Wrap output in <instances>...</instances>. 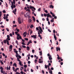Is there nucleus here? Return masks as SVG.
<instances>
[{
	"label": "nucleus",
	"mask_w": 74,
	"mask_h": 74,
	"mask_svg": "<svg viewBox=\"0 0 74 74\" xmlns=\"http://www.w3.org/2000/svg\"><path fill=\"white\" fill-rule=\"evenodd\" d=\"M11 8H12V10H13V9L14 8H15L16 7V6H15V5L14 4H15V0H13V2H11Z\"/></svg>",
	"instance_id": "f257e3e1"
},
{
	"label": "nucleus",
	"mask_w": 74,
	"mask_h": 74,
	"mask_svg": "<svg viewBox=\"0 0 74 74\" xmlns=\"http://www.w3.org/2000/svg\"><path fill=\"white\" fill-rule=\"evenodd\" d=\"M14 52L16 53V58H18V57L19 58H21V56L20 55H19V54L18 53V51H14Z\"/></svg>",
	"instance_id": "f03ea898"
},
{
	"label": "nucleus",
	"mask_w": 74,
	"mask_h": 74,
	"mask_svg": "<svg viewBox=\"0 0 74 74\" xmlns=\"http://www.w3.org/2000/svg\"><path fill=\"white\" fill-rule=\"evenodd\" d=\"M47 56L49 57V60H52V56L50 54H49V53L47 55Z\"/></svg>",
	"instance_id": "7ed1b4c3"
},
{
	"label": "nucleus",
	"mask_w": 74,
	"mask_h": 74,
	"mask_svg": "<svg viewBox=\"0 0 74 74\" xmlns=\"http://www.w3.org/2000/svg\"><path fill=\"white\" fill-rule=\"evenodd\" d=\"M18 22L19 24H21L22 22L21 21V18H18Z\"/></svg>",
	"instance_id": "20e7f679"
},
{
	"label": "nucleus",
	"mask_w": 74,
	"mask_h": 74,
	"mask_svg": "<svg viewBox=\"0 0 74 74\" xmlns=\"http://www.w3.org/2000/svg\"><path fill=\"white\" fill-rule=\"evenodd\" d=\"M47 18H49V17H50L51 18H52V16L49 14V13H48L47 15Z\"/></svg>",
	"instance_id": "39448f33"
},
{
	"label": "nucleus",
	"mask_w": 74,
	"mask_h": 74,
	"mask_svg": "<svg viewBox=\"0 0 74 74\" xmlns=\"http://www.w3.org/2000/svg\"><path fill=\"white\" fill-rule=\"evenodd\" d=\"M37 35H32L31 36V37L32 38H37Z\"/></svg>",
	"instance_id": "423d86ee"
},
{
	"label": "nucleus",
	"mask_w": 74,
	"mask_h": 74,
	"mask_svg": "<svg viewBox=\"0 0 74 74\" xmlns=\"http://www.w3.org/2000/svg\"><path fill=\"white\" fill-rule=\"evenodd\" d=\"M30 9H34V10H36V8H34V7L32 6L31 5H30Z\"/></svg>",
	"instance_id": "0eeeda50"
},
{
	"label": "nucleus",
	"mask_w": 74,
	"mask_h": 74,
	"mask_svg": "<svg viewBox=\"0 0 74 74\" xmlns=\"http://www.w3.org/2000/svg\"><path fill=\"white\" fill-rule=\"evenodd\" d=\"M27 34V32H25L24 33L23 35L25 37L26 36V35Z\"/></svg>",
	"instance_id": "6e6552de"
},
{
	"label": "nucleus",
	"mask_w": 74,
	"mask_h": 74,
	"mask_svg": "<svg viewBox=\"0 0 74 74\" xmlns=\"http://www.w3.org/2000/svg\"><path fill=\"white\" fill-rule=\"evenodd\" d=\"M39 32H43L42 31V28H41V27H40V26H39Z\"/></svg>",
	"instance_id": "1a4fd4ad"
},
{
	"label": "nucleus",
	"mask_w": 74,
	"mask_h": 74,
	"mask_svg": "<svg viewBox=\"0 0 74 74\" xmlns=\"http://www.w3.org/2000/svg\"><path fill=\"white\" fill-rule=\"evenodd\" d=\"M26 11L27 12H31V11L30 10V9H27V10H26Z\"/></svg>",
	"instance_id": "9d476101"
},
{
	"label": "nucleus",
	"mask_w": 74,
	"mask_h": 74,
	"mask_svg": "<svg viewBox=\"0 0 74 74\" xmlns=\"http://www.w3.org/2000/svg\"><path fill=\"white\" fill-rule=\"evenodd\" d=\"M17 39L18 40H19V34H17Z\"/></svg>",
	"instance_id": "9b49d317"
},
{
	"label": "nucleus",
	"mask_w": 74,
	"mask_h": 74,
	"mask_svg": "<svg viewBox=\"0 0 74 74\" xmlns=\"http://www.w3.org/2000/svg\"><path fill=\"white\" fill-rule=\"evenodd\" d=\"M30 43H32V42L31 40H29V42L27 44V45H29Z\"/></svg>",
	"instance_id": "f8f14e48"
},
{
	"label": "nucleus",
	"mask_w": 74,
	"mask_h": 74,
	"mask_svg": "<svg viewBox=\"0 0 74 74\" xmlns=\"http://www.w3.org/2000/svg\"><path fill=\"white\" fill-rule=\"evenodd\" d=\"M19 64L20 66H23V64H22V62L20 61L19 62Z\"/></svg>",
	"instance_id": "ddd939ff"
},
{
	"label": "nucleus",
	"mask_w": 74,
	"mask_h": 74,
	"mask_svg": "<svg viewBox=\"0 0 74 74\" xmlns=\"http://www.w3.org/2000/svg\"><path fill=\"white\" fill-rule=\"evenodd\" d=\"M53 35H54V38L55 40H56L57 38H56V35H55V34H53Z\"/></svg>",
	"instance_id": "4468645a"
},
{
	"label": "nucleus",
	"mask_w": 74,
	"mask_h": 74,
	"mask_svg": "<svg viewBox=\"0 0 74 74\" xmlns=\"http://www.w3.org/2000/svg\"><path fill=\"white\" fill-rule=\"evenodd\" d=\"M32 18H33V20L35 22L36 21V18H35L34 16H32Z\"/></svg>",
	"instance_id": "2eb2a0df"
},
{
	"label": "nucleus",
	"mask_w": 74,
	"mask_h": 74,
	"mask_svg": "<svg viewBox=\"0 0 74 74\" xmlns=\"http://www.w3.org/2000/svg\"><path fill=\"white\" fill-rule=\"evenodd\" d=\"M56 51H58V50H59V51H60V48H58V47H56Z\"/></svg>",
	"instance_id": "dca6fc26"
},
{
	"label": "nucleus",
	"mask_w": 74,
	"mask_h": 74,
	"mask_svg": "<svg viewBox=\"0 0 74 74\" xmlns=\"http://www.w3.org/2000/svg\"><path fill=\"white\" fill-rule=\"evenodd\" d=\"M45 69H47V67H49V65H47L45 64Z\"/></svg>",
	"instance_id": "f3484780"
},
{
	"label": "nucleus",
	"mask_w": 74,
	"mask_h": 74,
	"mask_svg": "<svg viewBox=\"0 0 74 74\" xmlns=\"http://www.w3.org/2000/svg\"><path fill=\"white\" fill-rule=\"evenodd\" d=\"M17 58V60L18 61V62H20L21 61L19 60V59H21V58H19V57H16Z\"/></svg>",
	"instance_id": "a211bd4d"
},
{
	"label": "nucleus",
	"mask_w": 74,
	"mask_h": 74,
	"mask_svg": "<svg viewBox=\"0 0 74 74\" xmlns=\"http://www.w3.org/2000/svg\"><path fill=\"white\" fill-rule=\"evenodd\" d=\"M27 51H29V50L30 49V47L29 46H27L26 47Z\"/></svg>",
	"instance_id": "6ab92c4d"
},
{
	"label": "nucleus",
	"mask_w": 74,
	"mask_h": 74,
	"mask_svg": "<svg viewBox=\"0 0 74 74\" xmlns=\"http://www.w3.org/2000/svg\"><path fill=\"white\" fill-rule=\"evenodd\" d=\"M50 8H53V6L52 5H50Z\"/></svg>",
	"instance_id": "aec40b11"
},
{
	"label": "nucleus",
	"mask_w": 74,
	"mask_h": 74,
	"mask_svg": "<svg viewBox=\"0 0 74 74\" xmlns=\"http://www.w3.org/2000/svg\"><path fill=\"white\" fill-rule=\"evenodd\" d=\"M29 13H30V12H27L26 14V15L27 16H29L30 15V14Z\"/></svg>",
	"instance_id": "412c9836"
},
{
	"label": "nucleus",
	"mask_w": 74,
	"mask_h": 74,
	"mask_svg": "<svg viewBox=\"0 0 74 74\" xmlns=\"http://www.w3.org/2000/svg\"><path fill=\"white\" fill-rule=\"evenodd\" d=\"M12 45H10L9 47L10 49H12Z\"/></svg>",
	"instance_id": "4be33fe9"
},
{
	"label": "nucleus",
	"mask_w": 74,
	"mask_h": 74,
	"mask_svg": "<svg viewBox=\"0 0 74 74\" xmlns=\"http://www.w3.org/2000/svg\"><path fill=\"white\" fill-rule=\"evenodd\" d=\"M6 41H7V45H10V44H9V42L7 40H6Z\"/></svg>",
	"instance_id": "5701e85b"
},
{
	"label": "nucleus",
	"mask_w": 74,
	"mask_h": 74,
	"mask_svg": "<svg viewBox=\"0 0 74 74\" xmlns=\"http://www.w3.org/2000/svg\"><path fill=\"white\" fill-rule=\"evenodd\" d=\"M16 30L17 31V32H19V29H18V28H16Z\"/></svg>",
	"instance_id": "b1692460"
},
{
	"label": "nucleus",
	"mask_w": 74,
	"mask_h": 74,
	"mask_svg": "<svg viewBox=\"0 0 74 74\" xmlns=\"http://www.w3.org/2000/svg\"><path fill=\"white\" fill-rule=\"evenodd\" d=\"M49 73L51 74H52V70H51L49 71Z\"/></svg>",
	"instance_id": "393cba45"
},
{
	"label": "nucleus",
	"mask_w": 74,
	"mask_h": 74,
	"mask_svg": "<svg viewBox=\"0 0 74 74\" xmlns=\"http://www.w3.org/2000/svg\"><path fill=\"white\" fill-rule=\"evenodd\" d=\"M0 62L2 64H4V63H3V62L1 60H0Z\"/></svg>",
	"instance_id": "a878e982"
},
{
	"label": "nucleus",
	"mask_w": 74,
	"mask_h": 74,
	"mask_svg": "<svg viewBox=\"0 0 74 74\" xmlns=\"http://www.w3.org/2000/svg\"><path fill=\"white\" fill-rule=\"evenodd\" d=\"M39 53L41 54H40V55L41 56L42 55V51L39 52Z\"/></svg>",
	"instance_id": "bb28decb"
},
{
	"label": "nucleus",
	"mask_w": 74,
	"mask_h": 74,
	"mask_svg": "<svg viewBox=\"0 0 74 74\" xmlns=\"http://www.w3.org/2000/svg\"><path fill=\"white\" fill-rule=\"evenodd\" d=\"M3 42L5 44H6V42H7V40H3Z\"/></svg>",
	"instance_id": "cd10ccee"
},
{
	"label": "nucleus",
	"mask_w": 74,
	"mask_h": 74,
	"mask_svg": "<svg viewBox=\"0 0 74 74\" xmlns=\"http://www.w3.org/2000/svg\"><path fill=\"white\" fill-rule=\"evenodd\" d=\"M0 69L1 70H3V67H2V66H1L0 67Z\"/></svg>",
	"instance_id": "c85d7f7f"
},
{
	"label": "nucleus",
	"mask_w": 74,
	"mask_h": 74,
	"mask_svg": "<svg viewBox=\"0 0 74 74\" xmlns=\"http://www.w3.org/2000/svg\"><path fill=\"white\" fill-rule=\"evenodd\" d=\"M2 13V12L1 11H0V17H1V14Z\"/></svg>",
	"instance_id": "c756f323"
},
{
	"label": "nucleus",
	"mask_w": 74,
	"mask_h": 74,
	"mask_svg": "<svg viewBox=\"0 0 74 74\" xmlns=\"http://www.w3.org/2000/svg\"><path fill=\"white\" fill-rule=\"evenodd\" d=\"M15 11L14 10L13 11V13H14V14H16V13H15Z\"/></svg>",
	"instance_id": "7c9ffc66"
},
{
	"label": "nucleus",
	"mask_w": 74,
	"mask_h": 74,
	"mask_svg": "<svg viewBox=\"0 0 74 74\" xmlns=\"http://www.w3.org/2000/svg\"><path fill=\"white\" fill-rule=\"evenodd\" d=\"M39 63H43V62H42V61H40L39 62Z\"/></svg>",
	"instance_id": "2f4dec72"
},
{
	"label": "nucleus",
	"mask_w": 74,
	"mask_h": 74,
	"mask_svg": "<svg viewBox=\"0 0 74 74\" xmlns=\"http://www.w3.org/2000/svg\"><path fill=\"white\" fill-rule=\"evenodd\" d=\"M2 12L3 13H6V12L5 11V10H3Z\"/></svg>",
	"instance_id": "473e14b6"
},
{
	"label": "nucleus",
	"mask_w": 74,
	"mask_h": 74,
	"mask_svg": "<svg viewBox=\"0 0 74 74\" xmlns=\"http://www.w3.org/2000/svg\"><path fill=\"white\" fill-rule=\"evenodd\" d=\"M22 47H23V48H26V46H24V45H22Z\"/></svg>",
	"instance_id": "72a5a7b5"
},
{
	"label": "nucleus",
	"mask_w": 74,
	"mask_h": 74,
	"mask_svg": "<svg viewBox=\"0 0 74 74\" xmlns=\"http://www.w3.org/2000/svg\"><path fill=\"white\" fill-rule=\"evenodd\" d=\"M21 44H22V45H26V44L23 42H22Z\"/></svg>",
	"instance_id": "f704fd0d"
},
{
	"label": "nucleus",
	"mask_w": 74,
	"mask_h": 74,
	"mask_svg": "<svg viewBox=\"0 0 74 74\" xmlns=\"http://www.w3.org/2000/svg\"><path fill=\"white\" fill-rule=\"evenodd\" d=\"M37 60H35L34 61V62L35 63H37Z\"/></svg>",
	"instance_id": "c9c22d12"
},
{
	"label": "nucleus",
	"mask_w": 74,
	"mask_h": 74,
	"mask_svg": "<svg viewBox=\"0 0 74 74\" xmlns=\"http://www.w3.org/2000/svg\"><path fill=\"white\" fill-rule=\"evenodd\" d=\"M16 43L17 44V45H18V41L16 40Z\"/></svg>",
	"instance_id": "e433bc0d"
},
{
	"label": "nucleus",
	"mask_w": 74,
	"mask_h": 74,
	"mask_svg": "<svg viewBox=\"0 0 74 74\" xmlns=\"http://www.w3.org/2000/svg\"><path fill=\"white\" fill-rule=\"evenodd\" d=\"M7 39L9 41H10V38H7Z\"/></svg>",
	"instance_id": "4c0bfd02"
},
{
	"label": "nucleus",
	"mask_w": 74,
	"mask_h": 74,
	"mask_svg": "<svg viewBox=\"0 0 74 74\" xmlns=\"http://www.w3.org/2000/svg\"><path fill=\"white\" fill-rule=\"evenodd\" d=\"M57 56H58V57H57V59H58V60H59V55L57 54Z\"/></svg>",
	"instance_id": "58836bf2"
},
{
	"label": "nucleus",
	"mask_w": 74,
	"mask_h": 74,
	"mask_svg": "<svg viewBox=\"0 0 74 74\" xmlns=\"http://www.w3.org/2000/svg\"><path fill=\"white\" fill-rule=\"evenodd\" d=\"M14 65L15 66V67H16V63H14Z\"/></svg>",
	"instance_id": "ea45409f"
},
{
	"label": "nucleus",
	"mask_w": 74,
	"mask_h": 74,
	"mask_svg": "<svg viewBox=\"0 0 74 74\" xmlns=\"http://www.w3.org/2000/svg\"><path fill=\"white\" fill-rule=\"evenodd\" d=\"M41 11V8H39L38 10V11Z\"/></svg>",
	"instance_id": "a19ab883"
},
{
	"label": "nucleus",
	"mask_w": 74,
	"mask_h": 74,
	"mask_svg": "<svg viewBox=\"0 0 74 74\" xmlns=\"http://www.w3.org/2000/svg\"><path fill=\"white\" fill-rule=\"evenodd\" d=\"M24 67H25V68H26V67H27V65H24Z\"/></svg>",
	"instance_id": "79ce46f5"
},
{
	"label": "nucleus",
	"mask_w": 74,
	"mask_h": 74,
	"mask_svg": "<svg viewBox=\"0 0 74 74\" xmlns=\"http://www.w3.org/2000/svg\"><path fill=\"white\" fill-rule=\"evenodd\" d=\"M44 16H47V14H45V13H44Z\"/></svg>",
	"instance_id": "37998d69"
},
{
	"label": "nucleus",
	"mask_w": 74,
	"mask_h": 74,
	"mask_svg": "<svg viewBox=\"0 0 74 74\" xmlns=\"http://www.w3.org/2000/svg\"><path fill=\"white\" fill-rule=\"evenodd\" d=\"M38 35H40V31L38 32Z\"/></svg>",
	"instance_id": "c03bdc74"
},
{
	"label": "nucleus",
	"mask_w": 74,
	"mask_h": 74,
	"mask_svg": "<svg viewBox=\"0 0 74 74\" xmlns=\"http://www.w3.org/2000/svg\"><path fill=\"white\" fill-rule=\"evenodd\" d=\"M29 22H32V19H29Z\"/></svg>",
	"instance_id": "a18cd8bd"
},
{
	"label": "nucleus",
	"mask_w": 74,
	"mask_h": 74,
	"mask_svg": "<svg viewBox=\"0 0 74 74\" xmlns=\"http://www.w3.org/2000/svg\"><path fill=\"white\" fill-rule=\"evenodd\" d=\"M45 12L46 13H48V11L47 10H45Z\"/></svg>",
	"instance_id": "49530a36"
},
{
	"label": "nucleus",
	"mask_w": 74,
	"mask_h": 74,
	"mask_svg": "<svg viewBox=\"0 0 74 74\" xmlns=\"http://www.w3.org/2000/svg\"><path fill=\"white\" fill-rule=\"evenodd\" d=\"M10 36H11V37H12V33H10Z\"/></svg>",
	"instance_id": "de8ad7c7"
},
{
	"label": "nucleus",
	"mask_w": 74,
	"mask_h": 74,
	"mask_svg": "<svg viewBox=\"0 0 74 74\" xmlns=\"http://www.w3.org/2000/svg\"><path fill=\"white\" fill-rule=\"evenodd\" d=\"M36 29L37 30H39V29H38V27H37L36 28Z\"/></svg>",
	"instance_id": "09e8293b"
},
{
	"label": "nucleus",
	"mask_w": 74,
	"mask_h": 74,
	"mask_svg": "<svg viewBox=\"0 0 74 74\" xmlns=\"http://www.w3.org/2000/svg\"><path fill=\"white\" fill-rule=\"evenodd\" d=\"M25 40H26L27 41H28V38H25Z\"/></svg>",
	"instance_id": "8fccbe9b"
},
{
	"label": "nucleus",
	"mask_w": 74,
	"mask_h": 74,
	"mask_svg": "<svg viewBox=\"0 0 74 74\" xmlns=\"http://www.w3.org/2000/svg\"><path fill=\"white\" fill-rule=\"evenodd\" d=\"M33 27V25H31V26H30V27L31 28H32Z\"/></svg>",
	"instance_id": "3c124183"
},
{
	"label": "nucleus",
	"mask_w": 74,
	"mask_h": 74,
	"mask_svg": "<svg viewBox=\"0 0 74 74\" xmlns=\"http://www.w3.org/2000/svg\"><path fill=\"white\" fill-rule=\"evenodd\" d=\"M50 14H51V15H52L53 14V13H52V12L51 11H50Z\"/></svg>",
	"instance_id": "603ef678"
},
{
	"label": "nucleus",
	"mask_w": 74,
	"mask_h": 74,
	"mask_svg": "<svg viewBox=\"0 0 74 74\" xmlns=\"http://www.w3.org/2000/svg\"><path fill=\"white\" fill-rule=\"evenodd\" d=\"M7 38H10V36H9V35H7Z\"/></svg>",
	"instance_id": "864d4df0"
},
{
	"label": "nucleus",
	"mask_w": 74,
	"mask_h": 74,
	"mask_svg": "<svg viewBox=\"0 0 74 74\" xmlns=\"http://www.w3.org/2000/svg\"><path fill=\"white\" fill-rule=\"evenodd\" d=\"M48 30L49 31V32H51V31L50 29H48Z\"/></svg>",
	"instance_id": "5fc2aeb1"
},
{
	"label": "nucleus",
	"mask_w": 74,
	"mask_h": 74,
	"mask_svg": "<svg viewBox=\"0 0 74 74\" xmlns=\"http://www.w3.org/2000/svg\"><path fill=\"white\" fill-rule=\"evenodd\" d=\"M50 22H53V19H51V21Z\"/></svg>",
	"instance_id": "6e6d98bb"
},
{
	"label": "nucleus",
	"mask_w": 74,
	"mask_h": 74,
	"mask_svg": "<svg viewBox=\"0 0 74 74\" xmlns=\"http://www.w3.org/2000/svg\"><path fill=\"white\" fill-rule=\"evenodd\" d=\"M32 33H33V31H31L30 32V34H32Z\"/></svg>",
	"instance_id": "4d7b16f0"
},
{
	"label": "nucleus",
	"mask_w": 74,
	"mask_h": 74,
	"mask_svg": "<svg viewBox=\"0 0 74 74\" xmlns=\"http://www.w3.org/2000/svg\"><path fill=\"white\" fill-rule=\"evenodd\" d=\"M6 30L7 31V32H9V29H8V28H6Z\"/></svg>",
	"instance_id": "13d9d810"
},
{
	"label": "nucleus",
	"mask_w": 74,
	"mask_h": 74,
	"mask_svg": "<svg viewBox=\"0 0 74 74\" xmlns=\"http://www.w3.org/2000/svg\"><path fill=\"white\" fill-rule=\"evenodd\" d=\"M16 74H20V73L18 72H16Z\"/></svg>",
	"instance_id": "bf43d9fd"
},
{
	"label": "nucleus",
	"mask_w": 74,
	"mask_h": 74,
	"mask_svg": "<svg viewBox=\"0 0 74 74\" xmlns=\"http://www.w3.org/2000/svg\"><path fill=\"white\" fill-rule=\"evenodd\" d=\"M52 16L53 17H55V14H53L52 15Z\"/></svg>",
	"instance_id": "052dcab7"
},
{
	"label": "nucleus",
	"mask_w": 74,
	"mask_h": 74,
	"mask_svg": "<svg viewBox=\"0 0 74 74\" xmlns=\"http://www.w3.org/2000/svg\"><path fill=\"white\" fill-rule=\"evenodd\" d=\"M46 19L47 21H49V18H47Z\"/></svg>",
	"instance_id": "680f3d73"
},
{
	"label": "nucleus",
	"mask_w": 74,
	"mask_h": 74,
	"mask_svg": "<svg viewBox=\"0 0 74 74\" xmlns=\"http://www.w3.org/2000/svg\"><path fill=\"white\" fill-rule=\"evenodd\" d=\"M21 74H23V72L22 71H21Z\"/></svg>",
	"instance_id": "e2e57ef3"
},
{
	"label": "nucleus",
	"mask_w": 74,
	"mask_h": 74,
	"mask_svg": "<svg viewBox=\"0 0 74 74\" xmlns=\"http://www.w3.org/2000/svg\"><path fill=\"white\" fill-rule=\"evenodd\" d=\"M32 53H34V50H32Z\"/></svg>",
	"instance_id": "0e129e2a"
},
{
	"label": "nucleus",
	"mask_w": 74,
	"mask_h": 74,
	"mask_svg": "<svg viewBox=\"0 0 74 74\" xmlns=\"http://www.w3.org/2000/svg\"><path fill=\"white\" fill-rule=\"evenodd\" d=\"M2 55H3V56H5V54H4V53H2Z\"/></svg>",
	"instance_id": "69168bd1"
},
{
	"label": "nucleus",
	"mask_w": 74,
	"mask_h": 74,
	"mask_svg": "<svg viewBox=\"0 0 74 74\" xmlns=\"http://www.w3.org/2000/svg\"><path fill=\"white\" fill-rule=\"evenodd\" d=\"M30 61H28V64H30Z\"/></svg>",
	"instance_id": "338daca9"
},
{
	"label": "nucleus",
	"mask_w": 74,
	"mask_h": 74,
	"mask_svg": "<svg viewBox=\"0 0 74 74\" xmlns=\"http://www.w3.org/2000/svg\"><path fill=\"white\" fill-rule=\"evenodd\" d=\"M15 34H17L18 33V32H15Z\"/></svg>",
	"instance_id": "774afa93"
}]
</instances>
